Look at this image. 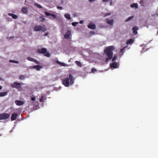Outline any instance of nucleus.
<instances>
[{"label": "nucleus", "mask_w": 158, "mask_h": 158, "mask_svg": "<svg viewBox=\"0 0 158 158\" xmlns=\"http://www.w3.org/2000/svg\"><path fill=\"white\" fill-rule=\"evenodd\" d=\"M114 49V47L113 46L107 47L104 50V52L108 58L106 59V61L108 62L112 58V51Z\"/></svg>", "instance_id": "obj_1"}, {"label": "nucleus", "mask_w": 158, "mask_h": 158, "mask_svg": "<svg viewBox=\"0 0 158 158\" xmlns=\"http://www.w3.org/2000/svg\"><path fill=\"white\" fill-rule=\"evenodd\" d=\"M74 78L73 76L69 74L68 77L65 78L62 81V84L66 87H68L69 84L72 85L74 82Z\"/></svg>", "instance_id": "obj_2"}, {"label": "nucleus", "mask_w": 158, "mask_h": 158, "mask_svg": "<svg viewBox=\"0 0 158 158\" xmlns=\"http://www.w3.org/2000/svg\"><path fill=\"white\" fill-rule=\"evenodd\" d=\"M37 52L41 54H45L44 55L47 57H49L50 55L48 52H47V50L45 48H42L40 49H39L38 50Z\"/></svg>", "instance_id": "obj_3"}, {"label": "nucleus", "mask_w": 158, "mask_h": 158, "mask_svg": "<svg viewBox=\"0 0 158 158\" xmlns=\"http://www.w3.org/2000/svg\"><path fill=\"white\" fill-rule=\"evenodd\" d=\"M10 116V115L8 114H0V120L6 119L8 118Z\"/></svg>", "instance_id": "obj_4"}, {"label": "nucleus", "mask_w": 158, "mask_h": 158, "mask_svg": "<svg viewBox=\"0 0 158 158\" xmlns=\"http://www.w3.org/2000/svg\"><path fill=\"white\" fill-rule=\"evenodd\" d=\"M21 83L15 82L13 84H12L11 86L13 88L19 89L21 88Z\"/></svg>", "instance_id": "obj_5"}, {"label": "nucleus", "mask_w": 158, "mask_h": 158, "mask_svg": "<svg viewBox=\"0 0 158 158\" xmlns=\"http://www.w3.org/2000/svg\"><path fill=\"white\" fill-rule=\"evenodd\" d=\"M71 34V31L69 30H68L66 32V34L64 35V37L65 39H69Z\"/></svg>", "instance_id": "obj_6"}, {"label": "nucleus", "mask_w": 158, "mask_h": 158, "mask_svg": "<svg viewBox=\"0 0 158 158\" xmlns=\"http://www.w3.org/2000/svg\"><path fill=\"white\" fill-rule=\"evenodd\" d=\"M110 67L111 68L114 69L118 68V63L117 62H114L112 63H110Z\"/></svg>", "instance_id": "obj_7"}, {"label": "nucleus", "mask_w": 158, "mask_h": 158, "mask_svg": "<svg viewBox=\"0 0 158 158\" xmlns=\"http://www.w3.org/2000/svg\"><path fill=\"white\" fill-rule=\"evenodd\" d=\"M42 27L41 26L39 25H37L35 26V27L34 28V30L35 31H39L40 30H42Z\"/></svg>", "instance_id": "obj_8"}, {"label": "nucleus", "mask_w": 158, "mask_h": 158, "mask_svg": "<svg viewBox=\"0 0 158 158\" xmlns=\"http://www.w3.org/2000/svg\"><path fill=\"white\" fill-rule=\"evenodd\" d=\"M18 116V114L16 113L12 114L11 115V121H14L15 120Z\"/></svg>", "instance_id": "obj_9"}, {"label": "nucleus", "mask_w": 158, "mask_h": 158, "mask_svg": "<svg viewBox=\"0 0 158 158\" xmlns=\"http://www.w3.org/2000/svg\"><path fill=\"white\" fill-rule=\"evenodd\" d=\"M15 103L17 106H21L24 104L23 102L18 100H16L15 102Z\"/></svg>", "instance_id": "obj_10"}, {"label": "nucleus", "mask_w": 158, "mask_h": 158, "mask_svg": "<svg viewBox=\"0 0 158 158\" xmlns=\"http://www.w3.org/2000/svg\"><path fill=\"white\" fill-rule=\"evenodd\" d=\"M87 27L88 28L91 29H94L96 27L95 25L92 23H90L88 25Z\"/></svg>", "instance_id": "obj_11"}, {"label": "nucleus", "mask_w": 158, "mask_h": 158, "mask_svg": "<svg viewBox=\"0 0 158 158\" xmlns=\"http://www.w3.org/2000/svg\"><path fill=\"white\" fill-rule=\"evenodd\" d=\"M106 23L108 24L112 25H113L114 23V21L113 20H109L108 19H106Z\"/></svg>", "instance_id": "obj_12"}, {"label": "nucleus", "mask_w": 158, "mask_h": 158, "mask_svg": "<svg viewBox=\"0 0 158 158\" xmlns=\"http://www.w3.org/2000/svg\"><path fill=\"white\" fill-rule=\"evenodd\" d=\"M21 12L23 14H26L28 12L27 9L26 7L22 8Z\"/></svg>", "instance_id": "obj_13"}, {"label": "nucleus", "mask_w": 158, "mask_h": 158, "mask_svg": "<svg viewBox=\"0 0 158 158\" xmlns=\"http://www.w3.org/2000/svg\"><path fill=\"white\" fill-rule=\"evenodd\" d=\"M33 68L34 69H36V70L39 71L40 70L41 68L42 67L40 65H35L33 66Z\"/></svg>", "instance_id": "obj_14"}, {"label": "nucleus", "mask_w": 158, "mask_h": 158, "mask_svg": "<svg viewBox=\"0 0 158 158\" xmlns=\"http://www.w3.org/2000/svg\"><path fill=\"white\" fill-rule=\"evenodd\" d=\"M138 30V28L136 26L133 27L132 28V30L133 31V33L135 34H136L137 33V30Z\"/></svg>", "instance_id": "obj_15"}, {"label": "nucleus", "mask_w": 158, "mask_h": 158, "mask_svg": "<svg viewBox=\"0 0 158 158\" xmlns=\"http://www.w3.org/2000/svg\"><path fill=\"white\" fill-rule=\"evenodd\" d=\"M134 42V40L132 39H130L127 40V44H130L133 43Z\"/></svg>", "instance_id": "obj_16"}, {"label": "nucleus", "mask_w": 158, "mask_h": 158, "mask_svg": "<svg viewBox=\"0 0 158 158\" xmlns=\"http://www.w3.org/2000/svg\"><path fill=\"white\" fill-rule=\"evenodd\" d=\"M8 15H9L11 16L12 18L14 19H16L17 18L18 16L17 15L12 13H9Z\"/></svg>", "instance_id": "obj_17"}, {"label": "nucleus", "mask_w": 158, "mask_h": 158, "mask_svg": "<svg viewBox=\"0 0 158 158\" xmlns=\"http://www.w3.org/2000/svg\"><path fill=\"white\" fill-rule=\"evenodd\" d=\"M56 63L57 64H59L62 66H65L66 65L63 62H60L58 60H56Z\"/></svg>", "instance_id": "obj_18"}, {"label": "nucleus", "mask_w": 158, "mask_h": 158, "mask_svg": "<svg viewBox=\"0 0 158 158\" xmlns=\"http://www.w3.org/2000/svg\"><path fill=\"white\" fill-rule=\"evenodd\" d=\"M131 7L132 8L135 7L136 9L138 8V5L136 3H134L131 5Z\"/></svg>", "instance_id": "obj_19"}, {"label": "nucleus", "mask_w": 158, "mask_h": 158, "mask_svg": "<svg viewBox=\"0 0 158 158\" xmlns=\"http://www.w3.org/2000/svg\"><path fill=\"white\" fill-rule=\"evenodd\" d=\"M64 17L65 18L67 19H71L70 15L69 14H65L64 15Z\"/></svg>", "instance_id": "obj_20"}, {"label": "nucleus", "mask_w": 158, "mask_h": 158, "mask_svg": "<svg viewBox=\"0 0 158 158\" xmlns=\"http://www.w3.org/2000/svg\"><path fill=\"white\" fill-rule=\"evenodd\" d=\"M7 94V92H2L0 93V97H3L6 96Z\"/></svg>", "instance_id": "obj_21"}, {"label": "nucleus", "mask_w": 158, "mask_h": 158, "mask_svg": "<svg viewBox=\"0 0 158 158\" xmlns=\"http://www.w3.org/2000/svg\"><path fill=\"white\" fill-rule=\"evenodd\" d=\"M75 63L76 64L77 66L80 67H81L82 66V65L80 62L78 61H75Z\"/></svg>", "instance_id": "obj_22"}, {"label": "nucleus", "mask_w": 158, "mask_h": 158, "mask_svg": "<svg viewBox=\"0 0 158 158\" xmlns=\"http://www.w3.org/2000/svg\"><path fill=\"white\" fill-rule=\"evenodd\" d=\"M50 18L52 19H55L56 18V15L54 14H51Z\"/></svg>", "instance_id": "obj_23"}, {"label": "nucleus", "mask_w": 158, "mask_h": 158, "mask_svg": "<svg viewBox=\"0 0 158 158\" xmlns=\"http://www.w3.org/2000/svg\"><path fill=\"white\" fill-rule=\"evenodd\" d=\"M133 17H134V16H131L129 17L127 19H126L125 20V22H127V21H128L132 19H133Z\"/></svg>", "instance_id": "obj_24"}, {"label": "nucleus", "mask_w": 158, "mask_h": 158, "mask_svg": "<svg viewBox=\"0 0 158 158\" xmlns=\"http://www.w3.org/2000/svg\"><path fill=\"white\" fill-rule=\"evenodd\" d=\"M27 60H28L29 61H33V62L34 61V59H35L32 58L31 57H28L27 58Z\"/></svg>", "instance_id": "obj_25"}, {"label": "nucleus", "mask_w": 158, "mask_h": 158, "mask_svg": "<svg viewBox=\"0 0 158 158\" xmlns=\"http://www.w3.org/2000/svg\"><path fill=\"white\" fill-rule=\"evenodd\" d=\"M9 62H10L14 63H17V64H18L19 63V62L18 61H17L16 60H10Z\"/></svg>", "instance_id": "obj_26"}, {"label": "nucleus", "mask_w": 158, "mask_h": 158, "mask_svg": "<svg viewBox=\"0 0 158 158\" xmlns=\"http://www.w3.org/2000/svg\"><path fill=\"white\" fill-rule=\"evenodd\" d=\"M25 76L23 75H21L19 77L20 80H23L25 78Z\"/></svg>", "instance_id": "obj_27"}, {"label": "nucleus", "mask_w": 158, "mask_h": 158, "mask_svg": "<svg viewBox=\"0 0 158 158\" xmlns=\"http://www.w3.org/2000/svg\"><path fill=\"white\" fill-rule=\"evenodd\" d=\"M40 18L41 19V21H44L45 20V19L44 17V16H41L40 17Z\"/></svg>", "instance_id": "obj_28"}, {"label": "nucleus", "mask_w": 158, "mask_h": 158, "mask_svg": "<svg viewBox=\"0 0 158 158\" xmlns=\"http://www.w3.org/2000/svg\"><path fill=\"white\" fill-rule=\"evenodd\" d=\"M144 2V1L143 0H141L139 2V3L142 6H143Z\"/></svg>", "instance_id": "obj_29"}, {"label": "nucleus", "mask_w": 158, "mask_h": 158, "mask_svg": "<svg viewBox=\"0 0 158 158\" xmlns=\"http://www.w3.org/2000/svg\"><path fill=\"white\" fill-rule=\"evenodd\" d=\"M35 4L38 8H41L42 7V6H40V5H39V4H37V3H35Z\"/></svg>", "instance_id": "obj_30"}, {"label": "nucleus", "mask_w": 158, "mask_h": 158, "mask_svg": "<svg viewBox=\"0 0 158 158\" xmlns=\"http://www.w3.org/2000/svg\"><path fill=\"white\" fill-rule=\"evenodd\" d=\"M78 23V22H73L72 23V24L73 26H75Z\"/></svg>", "instance_id": "obj_31"}, {"label": "nucleus", "mask_w": 158, "mask_h": 158, "mask_svg": "<svg viewBox=\"0 0 158 158\" xmlns=\"http://www.w3.org/2000/svg\"><path fill=\"white\" fill-rule=\"evenodd\" d=\"M116 56H114L113 57L112 60V61H115L117 58Z\"/></svg>", "instance_id": "obj_32"}, {"label": "nucleus", "mask_w": 158, "mask_h": 158, "mask_svg": "<svg viewBox=\"0 0 158 158\" xmlns=\"http://www.w3.org/2000/svg\"><path fill=\"white\" fill-rule=\"evenodd\" d=\"M44 97L43 96H42L41 97V98L40 99V102H43L44 101Z\"/></svg>", "instance_id": "obj_33"}, {"label": "nucleus", "mask_w": 158, "mask_h": 158, "mask_svg": "<svg viewBox=\"0 0 158 158\" xmlns=\"http://www.w3.org/2000/svg\"><path fill=\"white\" fill-rule=\"evenodd\" d=\"M45 14L47 16H51V14L46 11L44 12Z\"/></svg>", "instance_id": "obj_34"}, {"label": "nucleus", "mask_w": 158, "mask_h": 158, "mask_svg": "<svg viewBox=\"0 0 158 158\" xmlns=\"http://www.w3.org/2000/svg\"><path fill=\"white\" fill-rule=\"evenodd\" d=\"M33 62H35L36 64H40V63L39 61H37L35 59H34V60Z\"/></svg>", "instance_id": "obj_35"}, {"label": "nucleus", "mask_w": 158, "mask_h": 158, "mask_svg": "<svg viewBox=\"0 0 158 158\" xmlns=\"http://www.w3.org/2000/svg\"><path fill=\"white\" fill-rule=\"evenodd\" d=\"M111 15V13H106V14L104 16V17H106L107 16H109V15Z\"/></svg>", "instance_id": "obj_36"}, {"label": "nucleus", "mask_w": 158, "mask_h": 158, "mask_svg": "<svg viewBox=\"0 0 158 158\" xmlns=\"http://www.w3.org/2000/svg\"><path fill=\"white\" fill-rule=\"evenodd\" d=\"M91 71L92 72H96V69H95V68H92V70H91Z\"/></svg>", "instance_id": "obj_37"}, {"label": "nucleus", "mask_w": 158, "mask_h": 158, "mask_svg": "<svg viewBox=\"0 0 158 158\" xmlns=\"http://www.w3.org/2000/svg\"><path fill=\"white\" fill-rule=\"evenodd\" d=\"M57 8L58 9L62 10V7L61 6H58L57 7Z\"/></svg>", "instance_id": "obj_38"}, {"label": "nucleus", "mask_w": 158, "mask_h": 158, "mask_svg": "<svg viewBox=\"0 0 158 158\" xmlns=\"http://www.w3.org/2000/svg\"><path fill=\"white\" fill-rule=\"evenodd\" d=\"M31 100L33 101H34L35 100V97H32L31 98Z\"/></svg>", "instance_id": "obj_39"}, {"label": "nucleus", "mask_w": 158, "mask_h": 158, "mask_svg": "<svg viewBox=\"0 0 158 158\" xmlns=\"http://www.w3.org/2000/svg\"><path fill=\"white\" fill-rule=\"evenodd\" d=\"M80 23L81 24H82L83 23V20H81L80 21Z\"/></svg>", "instance_id": "obj_40"}, {"label": "nucleus", "mask_w": 158, "mask_h": 158, "mask_svg": "<svg viewBox=\"0 0 158 158\" xmlns=\"http://www.w3.org/2000/svg\"><path fill=\"white\" fill-rule=\"evenodd\" d=\"M109 1V0H103L102 2H106L108 1Z\"/></svg>", "instance_id": "obj_41"}, {"label": "nucleus", "mask_w": 158, "mask_h": 158, "mask_svg": "<svg viewBox=\"0 0 158 158\" xmlns=\"http://www.w3.org/2000/svg\"><path fill=\"white\" fill-rule=\"evenodd\" d=\"M110 5L111 6L112 5V1L111 0L110 1Z\"/></svg>", "instance_id": "obj_42"}, {"label": "nucleus", "mask_w": 158, "mask_h": 158, "mask_svg": "<svg viewBox=\"0 0 158 158\" xmlns=\"http://www.w3.org/2000/svg\"><path fill=\"white\" fill-rule=\"evenodd\" d=\"M95 0H89V1L90 2H93L94 1H95Z\"/></svg>", "instance_id": "obj_43"}, {"label": "nucleus", "mask_w": 158, "mask_h": 158, "mask_svg": "<svg viewBox=\"0 0 158 158\" xmlns=\"http://www.w3.org/2000/svg\"><path fill=\"white\" fill-rule=\"evenodd\" d=\"M90 33L91 34H94V32H93V31H91V32H90Z\"/></svg>", "instance_id": "obj_44"}, {"label": "nucleus", "mask_w": 158, "mask_h": 158, "mask_svg": "<svg viewBox=\"0 0 158 158\" xmlns=\"http://www.w3.org/2000/svg\"><path fill=\"white\" fill-rule=\"evenodd\" d=\"M2 88V87L1 86V85H0V90H1Z\"/></svg>", "instance_id": "obj_45"}, {"label": "nucleus", "mask_w": 158, "mask_h": 158, "mask_svg": "<svg viewBox=\"0 0 158 158\" xmlns=\"http://www.w3.org/2000/svg\"><path fill=\"white\" fill-rule=\"evenodd\" d=\"M123 49H124V48H123V49H121V52H122V51H123Z\"/></svg>", "instance_id": "obj_46"}, {"label": "nucleus", "mask_w": 158, "mask_h": 158, "mask_svg": "<svg viewBox=\"0 0 158 158\" xmlns=\"http://www.w3.org/2000/svg\"><path fill=\"white\" fill-rule=\"evenodd\" d=\"M157 35H158V31H157Z\"/></svg>", "instance_id": "obj_47"}, {"label": "nucleus", "mask_w": 158, "mask_h": 158, "mask_svg": "<svg viewBox=\"0 0 158 158\" xmlns=\"http://www.w3.org/2000/svg\"><path fill=\"white\" fill-rule=\"evenodd\" d=\"M45 35H47V33H46V34H45Z\"/></svg>", "instance_id": "obj_48"}]
</instances>
